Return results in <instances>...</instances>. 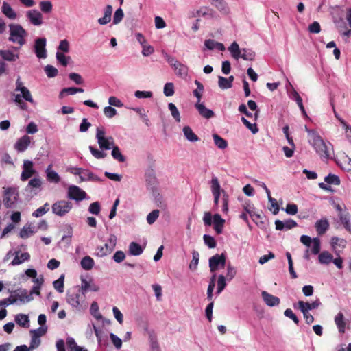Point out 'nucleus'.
Returning a JSON list of instances; mask_svg holds the SVG:
<instances>
[{
  "label": "nucleus",
  "instance_id": "1",
  "mask_svg": "<svg viewBox=\"0 0 351 351\" xmlns=\"http://www.w3.org/2000/svg\"><path fill=\"white\" fill-rule=\"evenodd\" d=\"M305 130L308 134V141L314 147L315 152L320 156V157L324 159H328L330 156V144H326L315 130H309L306 126H305Z\"/></svg>",
  "mask_w": 351,
  "mask_h": 351
},
{
  "label": "nucleus",
  "instance_id": "2",
  "mask_svg": "<svg viewBox=\"0 0 351 351\" xmlns=\"http://www.w3.org/2000/svg\"><path fill=\"white\" fill-rule=\"evenodd\" d=\"M66 300L77 312L83 311L88 307V303L85 300V295L82 293L79 289L67 291Z\"/></svg>",
  "mask_w": 351,
  "mask_h": 351
},
{
  "label": "nucleus",
  "instance_id": "3",
  "mask_svg": "<svg viewBox=\"0 0 351 351\" xmlns=\"http://www.w3.org/2000/svg\"><path fill=\"white\" fill-rule=\"evenodd\" d=\"M14 92V101L17 104L21 109H27V105L22 101V98L32 104L34 103L30 91L27 87L23 86V83L21 80L20 77L16 79Z\"/></svg>",
  "mask_w": 351,
  "mask_h": 351
},
{
  "label": "nucleus",
  "instance_id": "4",
  "mask_svg": "<svg viewBox=\"0 0 351 351\" xmlns=\"http://www.w3.org/2000/svg\"><path fill=\"white\" fill-rule=\"evenodd\" d=\"M10 36L8 40L20 47L25 43V37L27 35L26 30L19 24L11 23L9 25Z\"/></svg>",
  "mask_w": 351,
  "mask_h": 351
},
{
  "label": "nucleus",
  "instance_id": "5",
  "mask_svg": "<svg viewBox=\"0 0 351 351\" xmlns=\"http://www.w3.org/2000/svg\"><path fill=\"white\" fill-rule=\"evenodd\" d=\"M228 50L230 53L231 56L235 60L242 58L244 60L252 61L255 57L254 51L247 48L240 49L238 43L235 41L228 47Z\"/></svg>",
  "mask_w": 351,
  "mask_h": 351
},
{
  "label": "nucleus",
  "instance_id": "6",
  "mask_svg": "<svg viewBox=\"0 0 351 351\" xmlns=\"http://www.w3.org/2000/svg\"><path fill=\"white\" fill-rule=\"evenodd\" d=\"M203 221L205 226H210L213 223V228L219 234L222 232L225 223V220L219 214H215L213 217L210 212H206L204 214Z\"/></svg>",
  "mask_w": 351,
  "mask_h": 351
},
{
  "label": "nucleus",
  "instance_id": "7",
  "mask_svg": "<svg viewBox=\"0 0 351 351\" xmlns=\"http://www.w3.org/2000/svg\"><path fill=\"white\" fill-rule=\"evenodd\" d=\"M165 58L170 64V66L173 69L177 76L182 79L186 78L189 72V69L186 65L179 62L176 58L169 56L167 53L165 54Z\"/></svg>",
  "mask_w": 351,
  "mask_h": 351
},
{
  "label": "nucleus",
  "instance_id": "8",
  "mask_svg": "<svg viewBox=\"0 0 351 351\" xmlns=\"http://www.w3.org/2000/svg\"><path fill=\"white\" fill-rule=\"evenodd\" d=\"M96 138L99 148L101 150L110 149L114 145V138L112 136H106L104 128L97 127L96 129Z\"/></svg>",
  "mask_w": 351,
  "mask_h": 351
},
{
  "label": "nucleus",
  "instance_id": "9",
  "mask_svg": "<svg viewBox=\"0 0 351 351\" xmlns=\"http://www.w3.org/2000/svg\"><path fill=\"white\" fill-rule=\"evenodd\" d=\"M73 208V204L68 200H58L51 206L52 213L59 217L65 216Z\"/></svg>",
  "mask_w": 351,
  "mask_h": 351
},
{
  "label": "nucleus",
  "instance_id": "10",
  "mask_svg": "<svg viewBox=\"0 0 351 351\" xmlns=\"http://www.w3.org/2000/svg\"><path fill=\"white\" fill-rule=\"evenodd\" d=\"M117 242V237L111 234L109 236L108 241L104 246L97 247V255L99 257H104L110 254L115 248Z\"/></svg>",
  "mask_w": 351,
  "mask_h": 351
},
{
  "label": "nucleus",
  "instance_id": "11",
  "mask_svg": "<svg viewBox=\"0 0 351 351\" xmlns=\"http://www.w3.org/2000/svg\"><path fill=\"white\" fill-rule=\"evenodd\" d=\"M226 258L224 254H215L209 258V267L211 272L215 273L217 269L223 268L226 265Z\"/></svg>",
  "mask_w": 351,
  "mask_h": 351
},
{
  "label": "nucleus",
  "instance_id": "12",
  "mask_svg": "<svg viewBox=\"0 0 351 351\" xmlns=\"http://www.w3.org/2000/svg\"><path fill=\"white\" fill-rule=\"evenodd\" d=\"M43 181L39 176L32 178L25 188V191L32 196L37 195L42 190Z\"/></svg>",
  "mask_w": 351,
  "mask_h": 351
},
{
  "label": "nucleus",
  "instance_id": "13",
  "mask_svg": "<svg viewBox=\"0 0 351 351\" xmlns=\"http://www.w3.org/2000/svg\"><path fill=\"white\" fill-rule=\"evenodd\" d=\"M37 173L36 170L34 167V163L29 160H24L23 164V171L20 176L21 181L25 182L29 179L34 175Z\"/></svg>",
  "mask_w": 351,
  "mask_h": 351
},
{
  "label": "nucleus",
  "instance_id": "14",
  "mask_svg": "<svg viewBox=\"0 0 351 351\" xmlns=\"http://www.w3.org/2000/svg\"><path fill=\"white\" fill-rule=\"evenodd\" d=\"M18 192L16 189L9 187L4 190L3 203L7 208H11L17 199Z\"/></svg>",
  "mask_w": 351,
  "mask_h": 351
},
{
  "label": "nucleus",
  "instance_id": "15",
  "mask_svg": "<svg viewBox=\"0 0 351 351\" xmlns=\"http://www.w3.org/2000/svg\"><path fill=\"white\" fill-rule=\"evenodd\" d=\"M67 197L75 201H82L86 197V193L79 186L71 185L68 189Z\"/></svg>",
  "mask_w": 351,
  "mask_h": 351
},
{
  "label": "nucleus",
  "instance_id": "16",
  "mask_svg": "<svg viewBox=\"0 0 351 351\" xmlns=\"http://www.w3.org/2000/svg\"><path fill=\"white\" fill-rule=\"evenodd\" d=\"M82 294L85 295V293L88 291L97 292L100 290V287L97 285L93 278L86 280L85 278L81 279V286L78 288Z\"/></svg>",
  "mask_w": 351,
  "mask_h": 351
},
{
  "label": "nucleus",
  "instance_id": "17",
  "mask_svg": "<svg viewBox=\"0 0 351 351\" xmlns=\"http://www.w3.org/2000/svg\"><path fill=\"white\" fill-rule=\"evenodd\" d=\"M46 42L45 38H38L35 41L34 50L38 58H45L47 57Z\"/></svg>",
  "mask_w": 351,
  "mask_h": 351
},
{
  "label": "nucleus",
  "instance_id": "18",
  "mask_svg": "<svg viewBox=\"0 0 351 351\" xmlns=\"http://www.w3.org/2000/svg\"><path fill=\"white\" fill-rule=\"evenodd\" d=\"M26 16L33 25L40 26L43 24V15L37 10L32 9L27 11Z\"/></svg>",
  "mask_w": 351,
  "mask_h": 351
},
{
  "label": "nucleus",
  "instance_id": "19",
  "mask_svg": "<svg viewBox=\"0 0 351 351\" xmlns=\"http://www.w3.org/2000/svg\"><path fill=\"white\" fill-rule=\"evenodd\" d=\"M214 6L221 14L228 15L230 13V8L226 0H210Z\"/></svg>",
  "mask_w": 351,
  "mask_h": 351
},
{
  "label": "nucleus",
  "instance_id": "20",
  "mask_svg": "<svg viewBox=\"0 0 351 351\" xmlns=\"http://www.w3.org/2000/svg\"><path fill=\"white\" fill-rule=\"evenodd\" d=\"M321 305V302L319 299L315 300V301L310 302H306L304 301H299L298 302V306L299 309L301 311H306L309 312L311 310L317 308Z\"/></svg>",
  "mask_w": 351,
  "mask_h": 351
},
{
  "label": "nucleus",
  "instance_id": "21",
  "mask_svg": "<svg viewBox=\"0 0 351 351\" xmlns=\"http://www.w3.org/2000/svg\"><path fill=\"white\" fill-rule=\"evenodd\" d=\"M32 141V138L27 135H24L17 140L14 144V148L20 152H24L29 145Z\"/></svg>",
  "mask_w": 351,
  "mask_h": 351
},
{
  "label": "nucleus",
  "instance_id": "22",
  "mask_svg": "<svg viewBox=\"0 0 351 351\" xmlns=\"http://www.w3.org/2000/svg\"><path fill=\"white\" fill-rule=\"evenodd\" d=\"M276 229L278 230H289L297 226V223L293 219L285 221L276 220L275 221Z\"/></svg>",
  "mask_w": 351,
  "mask_h": 351
},
{
  "label": "nucleus",
  "instance_id": "23",
  "mask_svg": "<svg viewBox=\"0 0 351 351\" xmlns=\"http://www.w3.org/2000/svg\"><path fill=\"white\" fill-rule=\"evenodd\" d=\"M261 295L265 303L269 306H276L280 304L279 298L265 291H262Z\"/></svg>",
  "mask_w": 351,
  "mask_h": 351
},
{
  "label": "nucleus",
  "instance_id": "24",
  "mask_svg": "<svg viewBox=\"0 0 351 351\" xmlns=\"http://www.w3.org/2000/svg\"><path fill=\"white\" fill-rule=\"evenodd\" d=\"M195 107L198 110L199 114L205 119H210L214 116V112L210 109L207 108L201 101H197Z\"/></svg>",
  "mask_w": 351,
  "mask_h": 351
},
{
  "label": "nucleus",
  "instance_id": "25",
  "mask_svg": "<svg viewBox=\"0 0 351 351\" xmlns=\"http://www.w3.org/2000/svg\"><path fill=\"white\" fill-rule=\"evenodd\" d=\"M52 164L47 166L45 173L47 180L49 182L57 184L60 181V177L57 172L52 169Z\"/></svg>",
  "mask_w": 351,
  "mask_h": 351
},
{
  "label": "nucleus",
  "instance_id": "26",
  "mask_svg": "<svg viewBox=\"0 0 351 351\" xmlns=\"http://www.w3.org/2000/svg\"><path fill=\"white\" fill-rule=\"evenodd\" d=\"M1 12L7 18L11 20H15L17 18V14L11 7V5L6 1H3L1 5Z\"/></svg>",
  "mask_w": 351,
  "mask_h": 351
},
{
  "label": "nucleus",
  "instance_id": "27",
  "mask_svg": "<svg viewBox=\"0 0 351 351\" xmlns=\"http://www.w3.org/2000/svg\"><path fill=\"white\" fill-rule=\"evenodd\" d=\"M335 323L337 327L338 331L341 334H343L346 331V322L343 314L339 312L335 317Z\"/></svg>",
  "mask_w": 351,
  "mask_h": 351
},
{
  "label": "nucleus",
  "instance_id": "28",
  "mask_svg": "<svg viewBox=\"0 0 351 351\" xmlns=\"http://www.w3.org/2000/svg\"><path fill=\"white\" fill-rule=\"evenodd\" d=\"M82 175L80 177V182L93 181V182H101V180L95 175L93 173L88 169H82L81 171Z\"/></svg>",
  "mask_w": 351,
  "mask_h": 351
},
{
  "label": "nucleus",
  "instance_id": "29",
  "mask_svg": "<svg viewBox=\"0 0 351 351\" xmlns=\"http://www.w3.org/2000/svg\"><path fill=\"white\" fill-rule=\"evenodd\" d=\"M331 245L336 254L339 255L340 252L339 248L343 249L346 245V241L337 237H333L331 239Z\"/></svg>",
  "mask_w": 351,
  "mask_h": 351
},
{
  "label": "nucleus",
  "instance_id": "30",
  "mask_svg": "<svg viewBox=\"0 0 351 351\" xmlns=\"http://www.w3.org/2000/svg\"><path fill=\"white\" fill-rule=\"evenodd\" d=\"M112 10L113 8L111 5H106L104 10V15L103 17L98 19V23L101 25L108 24L111 21Z\"/></svg>",
  "mask_w": 351,
  "mask_h": 351
},
{
  "label": "nucleus",
  "instance_id": "31",
  "mask_svg": "<svg viewBox=\"0 0 351 351\" xmlns=\"http://www.w3.org/2000/svg\"><path fill=\"white\" fill-rule=\"evenodd\" d=\"M315 227L319 235L324 234L329 228V223L326 219L317 221Z\"/></svg>",
  "mask_w": 351,
  "mask_h": 351
},
{
  "label": "nucleus",
  "instance_id": "32",
  "mask_svg": "<svg viewBox=\"0 0 351 351\" xmlns=\"http://www.w3.org/2000/svg\"><path fill=\"white\" fill-rule=\"evenodd\" d=\"M14 254L15 257L12 261V265H20L25 261H28L30 258V256L27 252L20 253L19 252H16Z\"/></svg>",
  "mask_w": 351,
  "mask_h": 351
},
{
  "label": "nucleus",
  "instance_id": "33",
  "mask_svg": "<svg viewBox=\"0 0 351 351\" xmlns=\"http://www.w3.org/2000/svg\"><path fill=\"white\" fill-rule=\"evenodd\" d=\"M204 46L209 50L217 49L219 51H224L225 47L223 44L217 42L213 39H208L204 41Z\"/></svg>",
  "mask_w": 351,
  "mask_h": 351
},
{
  "label": "nucleus",
  "instance_id": "34",
  "mask_svg": "<svg viewBox=\"0 0 351 351\" xmlns=\"http://www.w3.org/2000/svg\"><path fill=\"white\" fill-rule=\"evenodd\" d=\"M185 138L190 142H197L199 141L198 136L193 132L189 126H184L182 129Z\"/></svg>",
  "mask_w": 351,
  "mask_h": 351
},
{
  "label": "nucleus",
  "instance_id": "35",
  "mask_svg": "<svg viewBox=\"0 0 351 351\" xmlns=\"http://www.w3.org/2000/svg\"><path fill=\"white\" fill-rule=\"evenodd\" d=\"M16 299H17V302L20 301L21 302H28L33 300V297L31 296V294H28L26 290H21L19 293L15 295Z\"/></svg>",
  "mask_w": 351,
  "mask_h": 351
},
{
  "label": "nucleus",
  "instance_id": "36",
  "mask_svg": "<svg viewBox=\"0 0 351 351\" xmlns=\"http://www.w3.org/2000/svg\"><path fill=\"white\" fill-rule=\"evenodd\" d=\"M111 155L112 158L119 162H123L125 161V156L121 154L119 147L117 145H114L112 148Z\"/></svg>",
  "mask_w": 351,
  "mask_h": 351
},
{
  "label": "nucleus",
  "instance_id": "37",
  "mask_svg": "<svg viewBox=\"0 0 351 351\" xmlns=\"http://www.w3.org/2000/svg\"><path fill=\"white\" fill-rule=\"evenodd\" d=\"M215 13V11L212 8L208 6H204L200 8L197 11V16L203 17L208 16L210 18H213L214 16Z\"/></svg>",
  "mask_w": 351,
  "mask_h": 351
},
{
  "label": "nucleus",
  "instance_id": "38",
  "mask_svg": "<svg viewBox=\"0 0 351 351\" xmlns=\"http://www.w3.org/2000/svg\"><path fill=\"white\" fill-rule=\"evenodd\" d=\"M244 210L251 217L254 221H256L261 218V215L256 213L255 208L253 206L250 204H245L243 206Z\"/></svg>",
  "mask_w": 351,
  "mask_h": 351
},
{
  "label": "nucleus",
  "instance_id": "39",
  "mask_svg": "<svg viewBox=\"0 0 351 351\" xmlns=\"http://www.w3.org/2000/svg\"><path fill=\"white\" fill-rule=\"evenodd\" d=\"M0 55L1 56L3 59L10 62H14L17 59H19L18 54H14L13 52L9 50L0 51Z\"/></svg>",
  "mask_w": 351,
  "mask_h": 351
},
{
  "label": "nucleus",
  "instance_id": "40",
  "mask_svg": "<svg viewBox=\"0 0 351 351\" xmlns=\"http://www.w3.org/2000/svg\"><path fill=\"white\" fill-rule=\"evenodd\" d=\"M213 138L214 141L215 145L221 149H224L228 147V143L227 141L221 138L220 136H219L217 134H213Z\"/></svg>",
  "mask_w": 351,
  "mask_h": 351
},
{
  "label": "nucleus",
  "instance_id": "41",
  "mask_svg": "<svg viewBox=\"0 0 351 351\" xmlns=\"http://www.w3.org/2000/svg\"><path fill=\"white\" fill-rule=\"evenodd\" d=\"M94 264V260L89 256L84 257L80 262L81 267L85 270H90Z\"/></svg>",
  "mask_w": 351,
  "mask_h": 351
},
{
  "label": "nucleus",
  "instance_id": "42",
  "mask_svg": "<svg viewBox=\"0 0 351 351\" xmlns=\"http://www.w3.org/2000/svg\"><path fill=\"white\" fill-rule=\"evenodd\" d=\"M143 252L142 247L137 243L132 242L129 245V252L131 255L138 256Z\"/></svg>",
  "mask_w": 351,
  "mask_h": 351
},
{
  "label": "nucleus",
  "instance_id": "43",
  "mask_svg": "<svg viewBox=\"0 0 351 351\" xmlns=\"http://www.w3.org/2000/svg\"><path fill=\"white\" fill-rule=\"evenodd\" d=\"M35 232V228L30 225L24 226L20 232L19 236L23 239H27Z\"/></svg>",
  "mask_w": 351,
  "mask_h": 351
},
{
  "label": "nucleus",
  "instance_id": "44",
  "mask_svg": "<svg viewBox=\"0 0 351 351\" xmlns=\"http://www.w3.org/2000/svg\"><path fill=\"white\" fill-rule=\"evenodd\" d=\"M319 261L322 264H329L332 261V255L327 251H324L319 255Z\"/></svg>",
  "mask_w": 351,
  "mask_h": 351
},
{
  "label": "nucleus",
  "instance_id": "45",
  "mask_svg": "<svg viewBox=\"0 0 351 351\" xmlns=\"http://www.w3.org/2000/svg\"><path fill=\"white\" fill-rule=\"evenodd\" d=\"M210 189H211L212 194L221 192L219 182L218 180V178L215 176L213 177L211 179ZM222 192L223 193H225L223 191H222Z\"/></svg>",
  "mask_w": 351,
  "mask_h": 351
},
{
  "label": "nucleus",
  "instance_id": "46",
  "mask_svg": "<svg viewBox=\"0 0 351 351\" xmlns=\"http://www.w3.org/2000/svg\"><path fill=\"white\" fill-rule=\"evenodd\" d=\"M64 274H62L59 278L53 282V285L54 289L58 293L64 292Z\"/></svg>",
  "mask_w": 351,
  "mask_h": 351
},
{
  "label": "nucleus",
  "instance_id": "47",
  "mask_svg": "<svg viewBox=\"0 0 351 351\" xmlns=\"http://www.w3.org/2000/svg\"><path fill=\"white\" fill-rule=\"evenodd\" d=\"M15 322L19 326L25 327L29 326V320L27 315L24 314H19L16 316Z\"/></svg>",
  "mask_w": 351,
  "mask_h": 351
},
{
  "label": "nucleus",
  "instance_id": "48",
  "mask_svg": "<svg viewBox=\"0 0 351 351\" xmlns=\"http://www.w3.org/2000/svg\"><path fill=\"white\" fill-rule=\"evenodd\" d=\"M49 210V204L45 203L43 206L37 208L33 213L32 215L34 217H39L46 214Z\"/></svg>",
  "mask_w": 351,
  "mask_h": 351
},
{
  "label": "nucleus",
  "instance_id": "49",
  "mask_svg": "<svg viewBox=\"0 0 351 351\" xmlns=\"http://www.w3.org/2000/svg\"><path fill=\"white\" fill-rule=\"evenodd\" d=\"M199 258V254L197 251L194 250L192 252V260L189 264V269L194 271L197 269Z\"/></svg>",
  "mask_w": 351,
  "mask_h": 351
},
{
  "label": "nucleus",
  "instance_id": "50",
  "mask_svg": "<svg viewBox=\"0 0 351 351\" xmlns=\"http://www.w3.org/2000/svg\"><path fill=\"white\" fill-rule=\"evenodd\" d=\"M90 312V314L97 319H101L103 318L101 314L99 311V306L96 302H93L91 304Z\"/></svg>",
  "mask_w": 351,
  "mask_h": 351
},
{
  "label": "nucleus",
  "instance_id": "51",
  "mask_svg": "<svg viewBox=\"0 0 351 351\" xmlns=\"http://www.w3.org/2000/svg\"><path fill=\"white\" fill-rule=\"evenodd\" d=\"M168 108L171 112L172 117L175 119L177 122L180 121V114L176 105L173 103L168 104Z\"/></svg>",
  "mask_w": 351,
  "mask_h": 351
},
{
  "label": "nucleus",
  "instance_id": "52",
  "mask_svg": "<svg viewBox=\"0 0 351 351\" xmlns=\"http://www.w3.org/2000/svg\"><path fill=\"white\" fill-rule=\"evenodd\" d=\"M57 60L64 66H66L69 60L71 59L70 56H66L63 53L57 51L56 53Z\"/></svg>",
  "mask_w": 351,
  "mask_h": 351
},
{
  "label": "nucleus",
  "instance_id": "53",
  "mask_svg": "<svg viewBox=\"0 0 351 351\" xmlns=\"http://www.w3.org/2000/svg\"><path fill=\"white\" fill-rule=\"evenodd\" d=\"M89 150L92 155L97 159H101L106 157L107 154L103 150H99L93 146H89Z\"/></svg>",
  "mask_w": 351,
  "mask_h": 351
},
{
  "label": "nucleus",
  "instance_id": "54",
  "mask_svg": "<svg viewBox=\"0 0 351 351\" xmlns=\"http://www.w3.org/2000/svg\"><path fill=\"white\" fill-rule=\"evenodd\" d=\"M195 84L197 86V89H195L193 91V95H194L195 97H197V101L200 102L201 101V98H202V93L204 90V86L198 80H195Z\"/></svg>",
  "mask_w": 351,
  "mask_h": 351
},
{
  "label": "nucleus",
  "instance_id": "55",
  "mask_svg": "<svg viewBox=\"0 0 351 351\" xmlns=\"http://www.w3.org/2000/svg\"><path fill=\"white\" fill-rule=\"evenodd\" d=\"M41 11L44 13H50L52 10V3L49 1H43L39 3Z\"/></svg>",
  "mask_w": 351,
  "mask_h": 351
},
{
  "label": "nucleus",
  "instance_id": "56",
  "mask_svg": "<svg viewBox=\"0 0 351 351\" xmlns=\"http://www.w3.org/2000/svg\"><path fill=\"white\" fill-rule=\"evenodd\" d=\"M123 16L124 13L121 8L116 10L113 15V24L118 25L123 20Z\"/></svg>",
  "mask_w": 351,
  "mask_h": 351
},
{
  "label": "nucleus",
  "instance_id": "57",
  "mask_svg": "<svg viewBox=\"0 0 351 351\" xmlns=\"http://www.w3.org/2000/svg\"><path fill=\"white\" fill-rule=\"evenodd\" d=\"M69 48L70 45L69 41L66 39H64L60 42L58 47V51L62 52L63 53H68L69 51Z\"/></svg>",
  "mask_w": 351,
  "mask_h": 351
},
{
  "label": "nucleus",
  "instance_id": "58",
  "mask_svg": "<svg viewBox=\"0 0 351 351\" xmlns=\"http://www.w3.org/2000/svg\"><path fill=\"white\" fill-rule=\"evenodd\" d=\"M324 181L329 184L339 185L340 184L339 177L334 174H329L326 176Z\"/></svg>",
  "mask_w": 351,
  "mask_h": 351
},
{
  "label": "nucleus",
  "instance_id": "59",
  "mask_svg": "<svg viewBox=\"0 0 351 351\" xmlns=\"http://www.w3.org/2000/svg\"><path fill=\"white\" fill-rule=\"evenodd\" d=\"M311 245H312L311 250V252L313 254H319V252L320 251V248H321V243H320L319 239L313 238Z\"/></svg>",
  "mask_w": 351,
  "mask_h": 351
},
{
  "label": "nucleus",
  "instance_id": "60",
  "mask_svg": "<svg viewBox=\"0 0 351 351\" xmlns=\"http://www.w3.org/2000/svg\"><path fill=\"white\" fill-rule=\"evenodd\" d=\"M226 278L223 275H219L217 280V293L219 294L226 287Z\"/></svg>",
  "mask_w": 351,
  "mask_h": 351
},
{
  "label": "nucleus",
  "instance_id": "61",
  "mask_svg": "<svg viewBox=\"0 0 351 351\" xmlns=\"http://www.w3.org/2000/svg\"><path fill=\"white\" fill-rule=\"evenodd\" d=\"M88 211L91 214L98 215L101 211L100 204L98 202L91 203L88 207Z\"/></svg>",
  "mask_w": 351,
  "mask_h": 351
},
{
  "label": "nucleus",
  "instance_id": "62",
  "mask_svg": "<svg viewBox=\"0 0 351 351\" xmlns=\"http://www.w3.org/2000/svg\"><path fill=\"white\" fill-rule=\"evenodd\" d=\"M243 123L252 132V134H256L258 131L256 123H251L245 117L241 118Z\"/></svg>",
  "mask_w": 351,
  "mask_h": 351
},
{
  "label": "nucleus",
  "instance_id": "63",
  "mask_svg": "<svg viewBox=\"0 0 351 351\" xmlns=\"http://www.w3.org/2000/svg\"><path fill=\"white\" fill-rule=\"evenodd\" d=\"M163 93L165 96L170 97L174 94V85L172 82H167L165 84Z\"/></svg>",
  "mask_w": 351,
  "mask_h": 351
},
{
  "label": "nucleus",
  "instance_id": "64",
  "mask_svg": "<svg viewBox=\"0 0 351 351\" xmlns=\"http://www.w3.org/2000/svg\"><path fill=\"white\" fill-rule=\"evenodd\" d=\"M159 217V210H154L147 216V221L149 224H153Z\"/></svg>",
  "mask_w": 351,
  "mask_h": 351
}]
</instances>
